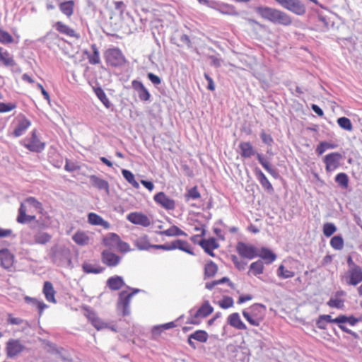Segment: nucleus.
<instances>
[{
	"mask_svg": "<svg viewBox=\"0 0 362 362\" xmlns=\"http://www.w3.org/2000/svg\"><path fill=\"white\" fill-rule=\"evenodd\" d=\"M220 11L223 14L230 16H238V12L233 6L229 4H223L220 7Z\"/></svg>",
	"mask_w": 362,
	"mask_h": 362,
	"instance_id": "5fc2aeb1",
	"label": "nucleus"
},
{
	"mask_svg": "<svg viewBox=\"0 0 362 362\" xmlns=\"http://www.w3.org/2000/svg\"><path fill=\"white\" fill-rule=\"evenodd\" d=\"M283 8L293 14L303 16L307 12L306 6L300 0H274Z\"/></svg>",
	"mask_w": 362,
	"mask_h": 362,
	"instance_id": "39448f33",
	"label": "nucleus"
},
{
	"mask_svg": "<svg viewBox=\"0 0 362 362\" xmlns=\"http://www.w3.org/2000/svg\"><path fill=\"white\" fill-rule=\"evenodd\" d=\"M102 262L108 267H114L117 266L120 261L121 257L112 252L110 250H104L102 252Z\"/></svg>",
	"mask_w": 362,
	"mask_h": 362,
	"instance_id": "dca6fc26",
	"label": "nucleus"
},
{
	"mask_svg": "<svg viewBox=\"0 0 362 362\" xmlns=\"http://www.w3.org/2000/svg\"><path fill=\"white\" fill-rule=\"evenodd\" d=\"M250 272L255 276L261 274L264 272V265L261 260L252 262L250 266Z\"/></svg>",
	"mask_w": 362,
	"mask_h": 362,
	"instance_id": "37998d69",
	"label": "nucleus"
},
{
	"mask_svg": "<svg viewBox=\"0 0 362 362\" xmlns=\"http://www.w3.org/2000/svg\"><path fill=\"white\" fill-rule=\"evenodd\" d=\"M175 249L180 250L184 251V252H185L189 255H194L193 251L191 249L189 244L187 241L180 240V239L175 240Z\"/></svg>",
	"mask_w": 362,
	"mask_h": 362,
	"instance_id": "4c0bfd02",
	"label": "nucleus"
},
{
	"mask_svg": "<svg viewBox=\"0 0 362 362\" xmlns=\"http://www.w3.org/2000/svg\"><path fill=\"white\" fill-rule=\"evenodd\" d=\"M105 58L107 64L114 67L122 66L127 62L122 51L117 47L107 49L105 53Z\"/></svg>",
	"mask_w": 362,
	"mask_h": 362,
	"instance_id": "423d86ee",
	"label": "nucleus"
},
{
	"mask_svg": "<svg viewBox=\"0 0 362 362\" xmlns=\"http://www.w3.org/2000/svg\"><path fill=\"white\" fill-rule=\"evenodd\" d=\"M92 53L90 54L88 51H85V54L87 55L88 62L90 64H98L100 63L99 50L95 44L91 45Z\"/></svg>",
	"mask_w": 362,
	"mask_h": 362,
	"instance_id": "cd10ccee",
	"label": "nucleus"
},
{
	"mask_svg": "<svg viewBox=\"0 0 362 362\" xmlns=\"http://www.w3.org/2000/svg\"><path fill=\"white\" fill-rule=\"evenodd\" d=\"M147 78L154 86H158L161 83V78L153 73H148Z\"/></svg>",
	"mask_w": 362,
	"mask_h": 362,
	"instance_id": "69168bd1",
	"label": "nucleus"
},
{
	"mask_svg": "<svg viewBox=\"0 0 362 362\" xmlns=\"http://www.w3.org/2000/svg\"><path fill=\"white\" fill-rule=\"evenodd\" d=\"M338 144L334 141H321L319 143L316 148V153L318 156H322L324 153L328 150L337 148Z\"/></svg>",
	"mask_w": 362,
	"mask_h": 362,
	"instance_id": "bb28decb",
	"label": "nucleus"
},
{
	"mask_svg": "<svg viewBox=\"0 0 362 362\" xmlns=\"http://www.w3.org/2000/svg\"><path fill=\"white\" fill-rule=\"evenodd\" d=\"M155 202L165 209L172 210L175 207V202L163 192H158L154 196Z\"/></svg>",
	"mask_w": 362,
	"mask_h": 362,
	"instance_id": "2eb2a0df",
	"label": "nucleus"
},
{
	"mask_svg": "<svg viewBox=\"0 0 362 362\" xmlns=\"http://www.w3.org/2000/svg\"><path fill=\"white\" fill-rule=\"evenodd\" d=\"M219 305L223 309H227L233 305V300L230 297H225L219 302Z\"/></svg>",
	"mask_w": 362,
	"mask_h": 362,
	"instance_id": "0e129e2a",
	"label": "nucleus"
},
{
	"mask_svg": "<svg viewBox=\"0 0 362 362\" xmlns=\"http://www.w3.org/2000/svg\"><path fill=\"white\" fill-rule=\"evenodd\" d=\"M235 361L237 362H246L248 361V356L243 350L239 349L236 351Z\"/></svg>",
	"mask_w": 362,
	"mask_h": 362,
	"instance_id": "e2e57ef3",
	"label": "nucleus"
},
{
	"mask_svg": "<svg viewBox=\"0 0 362 362\" xmlns=\"http://www.w3.org/2000/svg\"><path fill=\"white\" fill-rule=\"evenodd\" d=\"M88 221L91 225L100 226L105 229H108L110 227V224L107 221H105L100 216L93 212L88 214Z\"/></svg>",
	"mask_w": 362,
	"mask_h": 362,
	"instance_id": "4be33fe9",
	"label": "nucleus"
},
{
	"mask_svg": "<svg viewBox=\"0 0 362 362\" xmlns=\"http://www.w3.org/2000/svg\"><path fill=\"white\" fill-rule=\"evenodd\" d=\"M259 137L262 142L268 147L272 146L274 143L272 135L264 129L261 131Z\"/></svg>",
	"mask_w": 362,
	"mask_h": 362,
	"instance_id": "8fccbe9b",
	"label": "nucleus"
},
{
	"mask_svg": "<svg viewBox=\"0 0 362 362\" xmlns=\"http://www.w3.org/2000/svg\"><path fill=\"white\" fill-rule=\"evenodd\" d=\"M13 38L10 33L0 28V42L4 45L13 42Z\"/></svg>",
	"mask_w": 362,
	"mask_h": 362,
	"instance_id": "6e6d98bb",
	"label": "nucleus"
},
{
	"mask_svg": "<svg viewBox=\"0 0 362 362\" xmlns=\"http://www.w3.org/2000/svg\"><path fill=\"white\" fill-rule=\"evenodd\" d=\"M214 311L213 307L209 304V301H205L202 306L195 312L194 315L191 314L192 318L188 319L187 322L198 325L199 322L195 319L198 317H206Z\"/></svg>",
	"mask_w": 362,
	"mask_h": 362,
	"instance_id": "9d476101",
	"label": "nucleus"
},
{
	"mask_svg": "<svg viewBox=\"0 0 362 362\" xmlns=\"http://www.w3.org/2000/svg\"><path fill=\"white\" fill-rule=\"evenodd\" d=\"M204 77L207 81L208 83L207 89L211 91L214 90L216 86L213 78L206 73L204 74Z\"/></svg>",
	"mask_w": 362,
	"mask_h": 362,
	"instance_id": "774afa93",
	"label": "nucleus"
},
{
	"mask_svg": "<svg viewBox=\"0 0 362 362\" xmlns=\"http://www.w3.org/2000/svg\"><path fill=\"white\" fill-rule=\"evenodd\" d=\"M199 245L204 249V250L210 256L214 257L213 250L219 247L218 243L214 238H211L208 240L202 239L199 241Z\"/></svg>",
	"mask_w": 362,
	"mask_h": 362,
	"instance_id": "f3484780",
	"label": "nucleus"
},
{
	"mask_svg": "<svg viewBox=\"0 0 362 362\" xmlns=\"http://www.w3.org/2000/svg\"><path fill=\"white\" fill-rule=\"evenodd\" d=\"M49 256L52 262L58 266L71 264V252L68 247L62 245H54L50 249Z\"/></svg>",
	"mask_w": 362,
	"mask_h": 362,
	"instance_id": "7ed1b4c3",
	"label": "nucleus"
},
{
	"mask_svg": "<svg viewBox=\"0 0 362 362\" xmlns=\"http://www.w3.org/2000/svg\"><path fill=\"white\" fill-rule=\"evenodd\" d=\"M134 245L139 250H148L150 248H153L155 245H151L149 243L147 235H142L136 238L134 240Z\"/></svg>",
	"mask_w": 362,
	"mask_h": 362,
	"instance_id": "393cba45",
	"label": "nucleus"
},
{
	"mask_svg": "<svg viewBox=\"0 0 362 362\" xmlns=\"http://www.w3.org/2000/svg\"><path fill=\"white\" fill-rule=\"evenodd\" d=\"M330 308L341 309L344 306V301L339 298H331L327 303Z\"/></svg>",
	"mask_w": 362,
	"mask_h": 362,
	"instance_id": "4d7b16f0",
	"label": "nucleus"
},
{
	"mask_svg": "<svg viewBox=\"0 0 362 362\" xmlns=\"http://www.w3.org/2000/svg\"><path fill=\"white\" fill-rule=\"evenodd\" d=\"M228 323L233 327L239 330L247 329V326L241 320L240 315L238 313L230 314L227 319Z\"/></svg>",
	"mask_w": 362,
	"mask_h": 362,
	"instance_id": "412c9836",
	"label": "nucleus"
},
{
	"mask_svg": "<svg viewBox=\"0 0 362 362\" xmlns=\"http://www.w3.org/2000/svg\"><path fill=\"white\" fill-rule=\"evenodd\" d=\"M335 182L343 189L349 187V177L346 173H340L335 177Z\"/></svg>",
	"mask_w": 362,
	"mask_h": 362,
	"instance_id": "a18cd8bd",
	"label": "nucleus"
},
{
	"mask_svg": "<svg viewBox=\"0 0 362 362\" xmlns=\"http://www.w3.org/2000/svg\"><path fill=\"white\" fill-rule=\"evenodd\" d=\"M338 125L343 129L351 131L353 129L352 123L348 117H341L337 119Z\"/></svg>",
	"mask_w": 362,
	"mask_h": 362,
	"instance_id": "de8ad7c7",
	"label": "nucleus"
},
{
	"mask_svg": "<svg viewBox=\"0 0 362 362\" xmlns=\"http://www.w3.org/2000/svg\"><path fill=\"white\" fill-rule=\"evenodd\" d=\"M14 256L8 249L0 250V263L1 265L6 269H10L13 264Z\"/></svg>",
	"mask_w": 362,
	"mask_h": 362,
	"instance_id": "a211bd4d",
	"label": "nucleus"
},
{
	"mask_svg": "<svg viewBox=\"0 0 362 362\" xmlns=\"http://www.w3.org/2000/svg\"><path fill=\"white\" fill-rule=\"evenodd\" d=\"M73 240L76 244L82 246L89 243V238L84 232L76 233L73 236Z\"/></svg>",
	"mask_w": 362,
	"mask_h": 362,
	"instance_id": "c9c22d12",
	"label": "nucleus"
},
{
	"mask_svg": "<svg viewBox=\"0 0 362 362\" xmlns=\"http://www.w3.org/2000/svg\"><path fill=\"white\" fill-rule=\"evenodd\" d=\"M265 310L264 305L255 303L248 309L243 310V315L251 325L258 327L264 320Z\"/></svg>",
	"mask_w": 362,
	"mask_h": 362,
	"instance_id": "20e7f679",
	"label": "nucleus"
},
{
	"mask_svg": "<svg viewBox=\"0 0 362 362\" xmlns=\"http://www.w3.org/2000/svg\"><path fill=\"white\" fill-rule=\"evenodd\" d=\"M133 293H129L124 291L119 293L117 306L119 308L122 309L124 316L128 315L130 313L129 305Z\"/></svg>",
	"mask_w": 362,
	"mask_h": 362,
	"instance_id": "ddd939ff",
	"label": "nucleus"
},
{
	"mask_svg": "<svg viewBox=\"0 0 362 362\" xmlns=\"http://www.w3.org/2000/svg\"><path fill=\"white\" fill-rule=\"evenodd\" d=\"M43 293L45 294V298L47 299V301L54 303H56V299L54 297L55 291L51 282L45 281L44 283Z\"/></svg>",
	"mask_w": 362,
	"mask_h": 362,
	"instance_id": "c85d7f7f",
	"label": "nucleus"
},
{
	"mask_svg": "<svg viewBox=\"0 0 362 362\" xmlns=\"http://www.w3.org/2000/svg\"><path fill=\"white\" fill-rule=\"evenodd\" d=\"M240 153L242 157L249 158L255 155V151L250 142H241L239 144Z\"/></svg>",
	"mask_w": 362,
	"mask_h": 362,
	"instance_id": "c756f323",
	"label": "nucleus"
},
{
	"mask_svg": "<svg viewBox=\"0 0 362 362\" xmlns=\"http://www.w3.org/2000/svg\"><path fill=\"white\" fill-rule=\"evenodd\" d=\"M52 239V235L46 232L39 231L34 235V241L36 244L45 245Z\"/></svg>",
	"mask_w": 362,
	"mask_h": 362,
	"instance_id": "473e14b6",
	"label": "nucleus"
},
{
	"mask_svg": "<svg viewBox=\"0 0 362 362\" xmlns=\"http://www.w3.org/2000/svg\"><path fill=\"white\" fill-rule=\"evenodd\" d=\"M90 182L91 185L100 190H104L107 194H109V184L108 182L95 175L90 177Z\"/></svg>",
	"mask_w": 362,
	"mask_h": 362,
	"instance_id": "a878e982",
	"label": "nucleus"
},
{
	"mask_svg": "<svg viewBox=\"0 0 362 362\" xmlns=\"http://www.w3.org/2000/svg\"><path fill=\"white\" fill-rule=\"evenodd\" d=\"M258 256L264 259L267 264L273 262L276 258V256L274 252L265 247L262 248L261 253L258 254Z\"/></svg>",
	"mask_w": 362,
	"mask_h": 362,
	"instance_id": "e433bc0d",
	"label": "nucleus"
},
{
	"mask_svg": "<svg viewBox=\"0 0 362 362\" xmlns=\"http://www.w3.org/2000/svg\"><path fill=\"white\" fill-rule=\"evenodd\" d=\"M255 175L264 190L269 194H272L274 188L265 175L260 170H256Z\"/></svg>",
	"mask_w": 362,
	"mask_h": 362,
	"instance_id": "b1692460",
	"label": "nucleus"
},
{
	"mask_svg": "<svg viewBox=\"0 0 362 362\" xmlns=\"http://www.w3.org/2000/svg\"><path fill=\"white\" fill-rule=\"evenodd\" d=\"M30 121L25 116H23L18 120V124L13 130V134L15 137H19L22 136L27 130V129L30 126Z\"/></svg>",
	"mask_w": 362,
	"mask_h": 362,
	"instance_id": "6ab92c4d",
	"label": "nucleus"
},
{
	"mask_svg": "<svg viewBox=\"0 0 362 362\" xmlns=\"http://www.w3.org/2000/svg\"><path fill=\"white\" fill-rule=\"evenodd\" d=\"M255 11L262 18L274 24L284 26H289L292 24L291 17L281 10L267 6H259L255 8Z\"/></svg>",
	"mask_w": 362,
	"mask_h": 362,
	"instance_id": "f03ea898",
	"label": "nucleus"
},
{
	"mask_svg": "<svg viewBox=\"0 0 362 362\" xmlns=\"http://www.w3.org/2000/svg\"><path fill=\"white\" fill-rule=\"evenodd\" d=\"M236 250L239 255L243 258L252 259L258 256L257 249L254 245L243 242L237 243Z\"/></svg>",
	"mask_w": 362,
	"mask_h": 362,
	"instance_id": "6e6552de",
	"label": "nucleus"
},
{
	"mask_svg": "<svg viewBox=\"0 0 362 362\" xmlns=\"http://www.w3.org/2000/svg\"><path fill=\"white\" fill-rule=\"evenodd\" d=\"M200 193L198 192L197 187H194L188 189L185 194V198L187 201H189V199H198L199 198H200Z\"/></svg>",
	"mask_w": 362,
	"mask_h": 362,
	"instance_id": "13d9d810",
	"label": "nucleus"
},
{
	"mask_svg": "<svg viewBox=\"0 0 362 362\" xmlns=\"http://www.w3.org/2000/svg\"><path fill=\"white\" fill-rule=\"evenodd\" d=\"M331 247L336 250H341L344 247V239L341 235H335L330 240Z\"/></svg>",
	"mask_w": 362,
	"mask_h": 362,
	"instance_id": "49530a36",
	"label": "nucleus"
},
{
	"mask_svg": "<svg viewBox=\"0 0 362 362\" xmlns=\"http://www.w3.org/2000/svg\"><path fill=\"white\" fill-rule=\"evenodd\" d=\"M0 62L5 66H13L15 65L13 59L10 57L9 53L7 51H5L0 55Z\"/></svg>",
	"mask_w": 362,
	"mask_h": 362,
	"instance_id": "3c124183",
	"label": "nucleus"
},
{
	"mask_svg": "<svg viewBox=\"0 0 362 362\" xmlns=\"http://www.w3.org/2000/svg\"><path fill=\"white\" fill-rule=\"evenodd\" d=\"M54 28L60 33L66 36L78 38L79 35L77 34L74 29L64 24L62 21H57L54 23Z\"/></svg>",
	"mask_w": 362,
	"mask_h": 362,
	"instance_id": "aec40b11",
	"label": "nucleus"
},
{
	"mask_svg": "<svg viewBox=\"0 0 362 362\" xmlns=\"http://www.w3.org/2000/svg\"><path fill=\"white\" fill-rule=\"evenodd\" d=\"M119 239L120 238L117 234L110 233L103 238V242L105 246L110 248H114L117 247Z\"/></svg>",
	"mask_w": 362,
	"mask_h": 362,
	"instance_id": "7c9ffc66",
	"label": "nucleus"
},
{
	"mask_svg": "<svg viewBox=\"0 0 362 362\" xmlns=\"http://www.w3.org/2000/svg\"><path fill=\"white\" fill-rule=\"evenodd\" d=\"M16 107V103H1L0 102V112H8Z\"/></svg>",
	"mask_w": 362,
	"mask_h": 362,
	"instance_id": "bf43d9fd",
	"label": "nucleus"
},
{
	"mask_svg": "<svg viewBox=\"0 0 362 362\" xmlns=\"http://www.w3.org/2000/svg\"><path fill=\"white\" fill-rule=\"evenodd\" d=\"M59 6L62 13L70 17L74 13V1L73 0L65 1L60 3Z\"/></svg>",
	"mask_w": 362,
	"mask_h": 362,
	"instance_id": "2f4dec72",
	"label": "nucleus"
},
{
	"mask_svg": "<svg viewBox=\"0 0 362 362\" xmlns=\"http://www.w3.org/2000/svg\"><path fill=\"white\" fill-rule=\"evenodd\" d=\"M132 86L136 91L141 101L146 102L150 100L151 93L141 81L133 80L132 81Z\"/></svg>",
	"mask_w": 362,
	"mask_h": 362,
	"instance_id": "4468645a",
	"label": "nucleus"
},
{
	"mask_svg": "<svg viewBox=\"0 0 362 362\" xmlns=\"http://www.w3.org/2000/svg\"><path fill=\"white\" fill-rule=\"evenodd\" d=\"M337 228L336 226L332 223H325L323 225V234L326 237H330L332 236L336 231Z\"/></svg>",
	"mask_w": 362,
	"mask_h": 362,
	"instance_id": "603ef678",
	"label": "nucleus"
},
{
	"mask_svg": "<svg viewBox=\"0 0 362 362\" xmlns=\"http://www.w3.org/2000/svg\"><path fill=\"white\" fill-rule=\"evenodd\" d=\"M191 338L201 343H205L207 341L209 335L208 333L204 330H197L191 334Z\"/></svg>",
	"mask_w": 362,
	"mask_h": 362,
	"instance_id": "a19ab883",
	"label": "nucleus"
},
{
	"mask_svg": "<svg viewBox=\"0 0 362 362\" xmlns=\"http://www.w3.org/2000/svg\"><path fill=\"white\" fill-rule=\"evenodd\" d=\"M93 89L95 95L103 105L107 109L110 108L112 105L107 98L106 93L102 87L98 84V86L93 87Z\"/></svg>",
	"mask_w": 362,
	"mask_h": 362,
	"instance_id": "5701e85b",
	"label": "nucleus"
},
{
	"mask_svg": "<svg viewBox=\"0 0 362 362\" xmlns=\"http://www.w3.org/2000/svg\"><path fill=\"white\" fill-rule=\"evenodd\" d=\"M129 221L135 225L148 227L151 225V219L145 214L140 212H132L127 216Z\"/></svg>",
	"mask_w": 362,
	"mask_h": 362,
	"instance_id": "f8f14e48",
	"label": "nucleus"
},
{
	"mask_svg": "<svg viewBox=\"0 0 362 362\" xmlns=\"http://www.w3.org/2000/svg\"><path fill=\"white\" fill-rule=\"evenodd\" d=\"M5 349L7 356L11 358L20 354L25 349V346L20 340L11 339L6 342Z\"/></svg>",
	"mask_w": 362,
	"mask_h": 362,
	"instance_id": "1a4fd4ad",
	"label": "nucleus"
},
{
	"mask_svg": "<svg viewBox=\"0 0 362 362\" xmlns=\"http://www.w3.org/2000/svg\"><path fill=\"white\" fill-rule=\"evenodd\" d=\"M25 146L30 151L41 152L45 148V143L40 141L37 136L36 130L31 132L30 137L27 140Z\"/></svg>",
	"mask_w": 362,
	"mask_h": 362,
	"instance_id": "9b49d317",
	"label": "nucleus"
},
{
	"mask_svg": "<svg viewBox=\"0 0 362 362\" xmlns=\"http://www.w3.org/2000/svg\"><path fill=\"white\" fill-rule=\"evenodd\" d=\"M25 300L26 303L31 304L33 306L36 307L38 309L39 315L41 316L44 310L47 308V305L43 302L40 301L35 298L25 297Z\"/></svg>",
	"mask_w": 362,
	"mask_h": 362,
	"instance_id": "72a5a7b5",
	"label": "nucleus"
},
{
	"mask_svg": "<svg viewBox=\"0 0 362 362\" xmlns=\"http://www.w3.org/2000/svg\"><path fill=\"white\" fill-rule=\"evenodd\" d=\"M83 269L87 274H100L103 272L104 269L90 263L85 262L83 264Z\"/></svg>",
	"mask_w": 362,
	"mask_h": 362,
	"instance_id": "ea45409f",
	"label": "nucleus"
},
{
	"mask_svg": "<svg viewBox=\"0 0 362 362\" xmlns=\"http://www.w3.org/2000/svg\"><path fill=\"white\" fill-rule=\"evenodd\" d=\"M277 274L282 279H288L293 277L295 273L292 271L286 269L284 265H280L277 271Z\"/></svg>",
	"mask_w": 362,
	"mask_h": 362,
	"instance_id": "864d4df0",
	"label": "nucleus"
},
{
	"mask_svg": "<svg viewBox=\"0 0 362 362\" xmlns=\"http://www.w3.org/2000/svg\"><path fill=\"white\" fill-rule=\"evenodd\" d=\"M117 247L118 250L122 252H127L131 250L129 245L127 243L122 241L121 239H119Z\"/></svg>",
	"mask_w": 362,
	"mask_h": 362,
	"instance_id": "338daca9",
	"label": "nucleus"
},
{
	"mask_svg": "<svg viewBox=\"0 0 362 362\" xmlns=\"http://www.w3.org/2000/svg\"><path fill=\"white\" fill-rule=\"evenodd\" d=\"M43 210L42 204L35 197H30L21 202L18 209V215L16 221L21 224H25L33 221H36V225L40 229H44L47 227V224L44 221L42 217L36 219L35 215L29 214L35 212L41 214Z\"/></svg>",
	"mask_w": 362,
	"mask_h": 362,
	"instance_id": "f257e3e1",
	"label": "nucleus"
},
{
	"mask_svg": "<svg viewBox=\"0 0 362 362\" xmlns=\"http://www.w3.org/2000/svg\"><path fill=\"white\" fill-rule=\"evenodd\" d=\"M340 280L342 284L349 286H356L362 281V268L361 267L348 269L341 275Z\"/></svg>",
	"mask_w": 362,
	"mask_h": 362,
	"instance_id": "0eeeda50",
	"label": "nucleus"
},
{
	"mask_svg": "<svg viewBox=\"0 0 362 362\" xmlns=\"http://www.w3.org/2000/svg\"><path fill=\"white\" fill-rule=\"evenodd\" d=\"M107 284L112 290H119L124 285V281L121 276H114L108 279Z\"/></svg>",
	"mask_w": 362,
	"mask_h": 362,
	"instance_id": "f704fd0d",
	"label": "nucleus"
},
{
	"mask_svg": "<svg viewBox=\"0 0 362 362\" xmlns=\"http://www.w3.org/2000/svg\"><path fill=\"white\" fill-rule=\"evenodd\" d=\"M160 234L165 235L167 236H180V235H184L186 236L187 234L182 231L181 229H180L178 227L175 226H173L168 229L160 232Z\"/></svg>",
	"mask_w": 362,
	"mask_h": 362,
	"instance_id": "58836bf2",
	"label": "nucleus"
},
{
	"mask_svg": "<svg viewBox=\"0 0 362 362\" xmlns=\"http://www.w3.org/2000/svg\"><path fill=\"white\" fill-rule=\"evenodd\" d=\"M122 174L123 177L125 178V180L131 184L134 188L139 189V184L138 182L136 181L134 178V174L130 172L128 170L123 169L122 170Z\"/></svg>",
	"mask_w": 362,
	"mask_h": 362,
	"instance_id": "79ce46f5",
	"label": "nucleus"
},
{
	"mask_svg": "<svg viewBox=\"0 0 362 362\" xmlns=\"http://www.w3.org/2000/svg\"><path fill=\"white\" fill-rule=\"evenodd\" d=\"M65 170L69 172H74L79 169V165L74 162V160H65Z\"/></svg>",
	"mask_w": 362,
	"mask_h": 362,
	"instance_id": "680f3d73",
	"label": "nucleus"
},
{
	"mask_svg": "<svg viewBox=\"0 0 362 362\" xmlns=\"http://www.w3.org/2000/svg\"><path fill=\"white\" fill-rule=\"evenodd\" d=\"M327 171L334 170L339 165V160H324Z\"/></svg>",
	"mask_w": 362,
	"mask_h": 362,
	"instance_id": "052dcab7",
	"label": "nucleus"
},
{
	"mask_svg": "<svg viewBox=\"0 0 362 362\" xmlns=\"http://www.w3.org/2000/svg\"><path fill=\"white\" fill-rule=\"evenodd\" d=\"M218 271L217 265L212 261L206 263L204 268V274L207 277H213Z\"/></svg>",
	"mask_w": 362,
	"mask_h": 362,
	"instance_id": "c03bdc74",
	"label": "nucleus"
},
{
	"mask_svg": "<svg viewBox=\"0 0 362 362\" xmlns=\"http://www.w3.org/2000/svg\"><path fill=\"white\" fill-rule=\"evenodd\" d=\"M92 325L98 329H102L107 327V325L103 322L100 318L95 316L94 313L90 314L88 317Z\"/></svg>",
	"mask_w": 362,
	"mask_h": 362,
	"instance_id": "09e8293b",
	"label": "nucleus"
}]
</instances>
